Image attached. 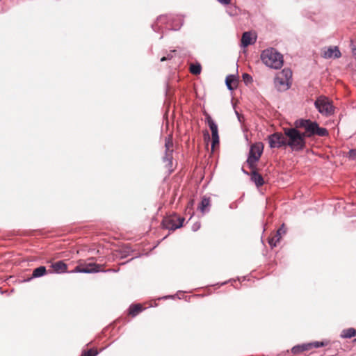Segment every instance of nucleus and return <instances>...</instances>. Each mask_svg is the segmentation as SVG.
Instances as JSON below:
<instances>
[{
  "label": "nucleus",
  "mask_w": 356,
  "mask_h": 356,
  "mask_svg": "<svg viewBox=\"0 0 356 356\" xmlns=\"http://www.w3.org/2000/svg\"><path fill=\"white\" fill-rule=\"evenodd\" d=\"M297 129L296 127H286L283 131L286 137V147H289L292 151L300 152L306 145L305 134L300 133Z\"/></svg>",
  "instance_id": "f257e3e1"
},
{
  "label": "nucleus",
  "mask_w": 356,
  "mask_h": 356,
  "mask_svg": "<svg viewBox=\"0 0 356 356\" xmlns=\"http://www.w3.org/2000/svg\"><path fill=\"white\" fill-rule=\"evenodd\" d=\"M182 25L183 19L180 17L170 15L159 16L152 27L154 31H163L164 29L177 31Z\"/></svg>",
  "instance_id": "f03ea898"
},
{
  "label": "nucleus",
  "mask_w": 356,
  "mask_h": 356,
  "mask_svg": "<svg viewBox=\"0 0 356 356\" xmlns=\"http://www.w3.org/2000/svg\"><path fill=\"white\" fill-rule=\"evenodd\" d=\"M296 128H303L305 129V137H311L314 135L318 136H327L328 131L323 127H320L316 122L310 120L298 119L294 122Z\"/></svg>",
  "instance_id": "7ed1b4c3"
},
{
  "label": "nucleus",
  "mask_w": 356,
  "mask_h": 356,
  "mask_svg": "<svg viewBox=\"0 0 356 356\" xmlns=\"http://www.w3.org/2000/svg\"><path fill=\"white\" fill-rule=\"evenodd\" d=\"M262 62L268 67L280 69L283 65V56L275 49L270 48L264 50L261 54Z\"/></svg>",
  "instance_id": "20e7f679"
},
{
  "label": "nucleus",
  "mask_w": 356,
  "mask_h": 356,
  "mask_svg": "<svg viewBox=\"0 0 356 356\" xmlns=\"http://www.w3.org/2000/svg\"><path fill=\"white\" fill-rule=\"evenodd\" d=\"M314 106L323 116H331L334 113V106L327 97L321 95L314 102Z\"/></svg>",
  "instance_id": "39448f33"
},
{
  "label": "nucleus",
  "mask_w": 356,
  "mask_h": 356,
  "mask_svg": "<svg viewBox=\"0 0 356 356\" xmlns=\"http://www.w3.org/2000/svg\"><path fill=\"white\" fill-rule=\"evenodd\" d=\"M264 150L261 143H256L250 146L246 163L251 170L256 168V163L259 161Z\"/></svg>",
  "instance_id": "423d86ee"
},
{
  "label": "nucleus",
  "mask_w": 356,
  "mask_h": 356,
  "mask_svg": "<svg viewBox=\"0 0 356 356\" xmlns=\"http://www.w3.org/2000/svg\"><path fill=\"white\" fill-rule=\"evenodd\" d=\"M284 133L275 132L268 136L269 147L271 149L286 147Z\"/></svg>",
  "instance_id": "0eeeda50"
},
{
  "label": "nucleus",
  "mask_w": 356,
  "mask_h": 356,
  "mask_svg": "<svg viewBox=\"0 0 356 356\" xmlns=\"http://www.w3.org/2000/svg\"><path fill=\"white\" fill-rule=\"evenodd\" d=\"M173 143L171 137L169 136L168 138H165V155L163 157V161L165 163V165L168 169H170L172 167V149L170 148L172 147Z\"/></svg>",
  "instance_id": "6e6552de"
},
{
  "label": "nucleus",
  "mask_w": 356,
  "mask_h": 356,
  "mask_svg": "<svg viewBox=\"0 0 356 356\" xmlns=\"http://www.w3.org/2000/svg\"><path fill=\"white\" fill-rule=\"evenodd\" d=\"M207 123L211 131V137H212V148L214 146L219 143V136H218V126L215 121L211 118V116L208 115L206 118Z\"/></svg>",
  "instance_id": "1a4fd4ad"
},
{
  "label": "nucleus",
  "mask_w": 356,
  "mask_h": 356,
  "mask_svg": "<svg viewBox=\"0 0 356 356\" xmlns=\"http://www.w3.org/2000/svg\"><path fill=\"white\" fill-rule=\"evenodd\" d=\"M290 84L291 83L287 81L284 77H281L278 74L274 79L275 87L280 92L288 90Z\"/></svg>",
  "instance_id": "9d476101"
},
{
  "label": "nucleus",
  "mask_w": 356,
  "mask_h": 356,
  "mask_svg": "<svg viewBox=\"0 0 356 356\" xmlns=\"http://www.w3.org/2000/svg\"><path fill=\"white\" fill-rule=\"evenodd\" d=\"M175 218H165L162 220V226L163 228L169 230H175L181 227V223H177Z\"/></svg>",
  "instance_id": "9b49d317"
},
{
  "label": "nucleus",
  "mask_w": 356,
  "mask_h": 356,
  "mask_svg": "<svg viewBox=\"0 0 356 356\" xmlns=\"http://www.w3.org/2000/svg\"><path fill=\"white\" fill-rule=\"evenodd\" d=\"M341 54L337 47H329L327 49H325L323 51V58H338L341 57Z\"/></svg>",
  "instance_id": "f8f14e48"
},
{
  "label": "nucleus",
  "mask_w": 356,
  "mask_h": 356,
  "mask_svg": "<svg viewBox=\"0 0 356 356\" xmlns=\"http://www.w3.org/2000/svg\"><path fill=\"white\" fill-rule=\"evenodd\" d=\"M255 42V39L253 40L250 32H244L241 38V46L243 47H247L250 44H253Z\"/></svg>",
  "instance_id": "ddd939ff"
},
{
  "label": "nucleus",
  "mask_w": 356,
  "mask_h": 356,
  "mask_svg": "<svg viewBox=\"0 0 356 356\" xmlns=\"http://www.w3.org/2000/svg\"><path fill=\"white\" fill-rule=\"evenodd\" d=\"M251 180L255 184L257 187L261 186L264 184L263 177L258 173L255 169L252 170L251 173Z\"/></svg>",
  "instance_id": "4468645a"
},
{
  "label": "nucleus",
  "mask_w": 356,
  "mask_h": 356,
  "mask_svg": "<svg viewBox=\"0 0 356 356\" xmlns=\"http://www.w3.org/2000/svg\"><path fill=\"white\" fill-rule=\"evenodd\" d=\"M211 206V200L210 197H207L206 196L203 197L202 201L198 207V209L202 213L208 212L209 211V207Z\"/></svg>",
  "instance_id": "2eb2a0df"
},
{
  "label": "nucleus",
  "mask_w": 356,
  "mask_h": 356,
  "mask_svg": "<svg viewBox=\"0 0 356 356\" xmlns=\"http://www.w3.org/2000/svg\"><path fill=\"white\" fill-rule=\"evenodd\" d=\"M51 268L56 273H61L65 272L67 268V266L63 261H58L51 264Z\"/></svg>",
  "instance_id": "dca6fc26"
},
{
  "label": "nucleus",
  "mask_w": 356,
  "mask_h": 356,
  "mask_svg": "<svg viewBox=\"0 0 356 356\" xmlns=\"http://www.w3.org/2000/svg\"><path fill=\"white\" fill-rule=\"evenodd\" d=\"M311 350V344L309 343H302L300 345L295 346L292 348L291 352L293 354H299L300 353H302L306 350Z\"/></svg>",
  "instance_id": "f3484780"
},
{
  "label": "nucleus",
  "mask_w": 356,
  "mask_h": 356,
  "mask_svg": "<svg viewBox=\"0 0 356 356\" xmlns=\"http://www.w3.org/2000/svg\"><path fill=\"white\" fill-rule=\"evenodd\" d=\"M47 273L46 268L43 266H39L33 270L31 277L28 280L33 278H38L44 275Z\"/></svg>",
  "instance_id": "a211bd4d"
},
{
  "label": "nucleus",
  "mask_w": 356,
  "mask_h": 356,
  "mask_svg": "<svg viewBox=\"0 0 356 356\" xmlns=\"http://www.w3.org/2000/svg\"><path fill=\"white\" fill-rule=\"evenodd\" d=\"M355 335L356 330L352 327L343 330L341 334V337L346 339H350Z\"/></svg>",
  "instance_id": "6ab92c4d"
},
{
  "label": "nucleus",
  "mask_w": 356,
  "mask_h": 356,
  "mask_svg": "<svg viewBox=\"0 0 356 356\" xmlns=\"http://www.w3.org/2000/svg\"><path fill=\"white\" fill-rule=\"evenodd\" d=\"M143 310V307L140 304L131 305L129 309V313L132 316H136Z\"/></svg>",
  "instance_id": "aec40b11"
},
{
  "label": "nucleus",
  "mask_w": 356,
  "mask_h": 356,
  "mask_svg": "<svg viewBox=\"0 0 356 356\" xmlns=\"http://www.w3.org/2000/svg\"><path fill=\"white\" fill-rule=\"evenodd\" d=\"M278 75L281 77H284L287 81L290 82V80L292 77V72L289 68H284L280 73L278 74Z\"/></svg>",
  "instance_id": "412c9836"
},
{
  "label": "nucleus",
  "mask_w": 356,
  "mask_h": 356,
  "mask_svg": "<svg viewBox=\"0 0 356 356\" xmlns=\"http://www.w3.org/2000/svg\"><path fill=\"white\" fill-rule=\"evenodd\" d=\"M201 65L199 63L191 64L190 66V72L193 74H199L201 72Z\"/></svg>",
  "instance_id": "4be33fe9"
},
{
  "label": "nucleus",
  "mask_w": 356,
  "mask_h": 356,
  "mask_svg": "<svg viewBox=\"0 0 356 356\" xmlns=\"http://www.w3.org/2000/svg\"><path fill=\"white\" fill-rule=\"evenodd\" d=\"M235 81V76L234 75H232V74H229L228 75L226 79H225V83H226V86H227V88L229 90H233V87L232 86V83Z\"/></svg>",
  "instance_id": "5701e85b"
},
{
  "label": "nucleus",
  "mask_w": 356,
  "mask_h": 356,
  "mask_svg": "<svg viewBox=\"0 0 356 356\" xmlns=\"http://www.w3.org/2000/svg\"><path fill=\"white\" fill-rule=\"evenodd\" d=\"M227 13L230 16H235L238 15V9L236 6L231 5L227 7Z\"/></svg>",
  "instance_id": "b1692460"
},
{
  "label": "nucleus",
  "mask_w": 356,
  "mask_h": 356,
  "mask_svg": "<svg viewBox=\"0 0 356 356\" xmlns=\"http://www.w3.org/2000/svg\"><path fill=\"white\" fill-rule=\"evenodd\" d=\"M286 229L284 227V224H282V226L277 229V233L275 234V237L277 238V241H280L282 235L285 234Z\"/></svg>",
  "instance_id": "393cba45"
},
{
  "label": "nucleus",
  "mask_w": 356,
  "mask_h": 356,
  "mask_svg": "<svg viewBox=\"0 0 356 356\" xmlns=\"http://www.w3.org/2000/svg\"><path fill=\"white\" fill-rule=\"evenodd\" d=\"M242 78L246 85L252 83L253 81L252 76L247 73H243L242 75Z\"/></svg>",
  "instance_id": "a878e982"
},
{
  "label": "nucleus",
  "mask_w": 356,
  "mask_h": 356,
  "mask_svg": "<svg viewBox=\"0 0 356 356\" xmlns=\"http://www.w3.org/2000/svg\"><path fill=\"white\" fill-rule=\"evenodd\" d=\"M80 273H97V270H95L94 268H88L86 266H85V267H81V268L80 270Z\"/></svg>",
  "instance_id": "bb28decb"
},
{
  "label": "nucleus",
  "mask_w": 356,
  "mask_h": 356,
  "mask_svg": "<svg viewBox=\"0 0 356 356\" xmlns=\"http://www.w3.org/2000/svg\"><path fill=\"white\" fill-rule=\"evenodd\" d=\"M98 354V352L93 349H90L87 351H85L82 356H96Z\"/></svg>",
  "instance_id": "cd10ccee"
},
{
  "label": "nucleus",
  "mask_w": 356,
  "mask_h": 356,
  "mask_svg": "<svg viewBox=\"0 0 356 356\" xmlns=\"http://www.w3.org/2000/svg\"><path fill=\"white\" fill-rule=\"evenodd\" d=\"M309 343L311 344V349L313 348H318L320 347L325 346L326 345V343H325L324 342H320V341H315V342Z\"/></svg>",
  "instance_id": "c85d7f7f"
},
{
  "label": "nucleus",
  "mask_w": 356,
  "mask_h": 356,
  "mask_svg": "<svg viewBox=\"0 0 356 356\" xmlns=\"http://www.w3.org/2000/svg\"><path fill=\"white\" fill-rule=\"evenodd\" d=\"M86 266L88 268H94L97 270V273L100 270L101 266L99 265H97L95 263H89L86 265Z\"/></svg>",
  "instance_id": "c756f323"
},
{
  "label": "nucleus",
  "mask_w": 356,
  "mask_h": 356,
  "mask_svg": "<svg viewBox=\"0 0 356 356\" xmlns=\"http://www.w3.org/2000/svg\"><path fill=\"white\" fill-rule=\"evenodd\" d=\"M277 242L275 236L268 239V243L271 248L275 247Z\"/></svg>",
  "instance_id": "7c9ffc66"
},
{
  "label": "nucleus",
  "mask_w": 356,
  "mask_h": 356,
  "mask_svg": "<svg viewBox=\"0 0 356 356\" xmlns=\"http://www.w3.org/2000/svg\"><path fill=\"white\" fill-rule=\"evenodd\" d=\"M200 227H201L200 222L197 221V222H195V223H193L191 229L193 232H197V230L200 229Z\"/></svg>",
  "instance_id": "2f4dec72"
},
{
  "label": "nucleus",
  "mask_w": 356,
  "mask_h": 356,
  "mask_svg": "<svg viewBox=\"0 0 356 356\" xmlns=\"http://www.w3.org/2000/svg\"><path fill=\"white\" fill-rule=\"evenodd\" d=\"M172 57H173L172 53H170L166 56L162 57L160 60L161 62H163V61H165V60H170V59L172 58Z\"/></svg>",
  "instance_id": "473e14b6"
},
{
  "label": "nucleus",
  "mask_w": 356,
  "mask_h": 356,
  "mask_svg": "<svg viewBox=\"0 0 356 356\" xmlns=\"http://www.w3.org/2000/svg\"><path fill=\"white\" fill-rule=\"evenodd\" d=\"M229 207L230 209H236L238 207V204L236 202H232L229 204Z\"/></svg>",
  "instance_id": "72a5a7b5"
},
{
  "label": "nucleus",
  "mask_w": 356,
  "mask_h": 356,
  "mask_svg": "<svg viewBox=\"0 0 356 356\" xmlns=\"http://www.w3.org/2000/svg\"><path fill=\"white\" fill-rule=\"evenodd\" d=\"M235 114L237 116V118H238V120L240 122H242V120L243 119V116L241 115L237 111L235 110Z\"/></svg>",
  "instance_id": "f704fd0d"
},
{
  "label": "nucleus",
  "mask_w": 356,
  "mask_h": 356,
  "mask_svg": "<svg viewBox=\"0 0 356 356\" xmlns=\"http://www.w3.org/2000/svg\"><path fill=\"white\" fill-rule=\"evenodd\" d=\"M222 5H229L231 0H217Z\"/></svg>",
  "instance_id": "c9c22d12"
},
{
  "label": "nucleus",
  "mask_w": 356,
  "mask_h": 356,
  "mask_svg": "<svg viewBox=\"0 0 356 356\" xmlns=\"http://www.w3.org/2000/svg\"><path fill=\"white\" fill-rule=\"evenodd\" d=\"M177 220H178V223H181V227H182L183 226V222L184 221V218L179 217Z\"/></svg>",
  "instance_id": "e433bc0d"
},
{
  "label": "nucleus",
  "mask_w": 356,
  "mask_h": 356,
  "mask_svg": "<svg viewBox=\"0 0 356 356\" xmlns=\"http://www.w3.org/2000/svg\"><path fill=\"white\" fill-rule=\"evenodd\" d=\"M81 267L78 266H76L74 270L72 271V272H75V273H80V270H81Z\"/></svg>",
  "instance_id": "4c0bfd02"
},
{
  "label": "nucleus",
  "mask_w": 356,
  "mask_h": 356,
  "mask_svg": "<svg viewBox=\"0 0 356 356\" xmlns=\"http://www.w3.org/2000/svg\"><path fill=\"white\" fill-rule=\"evenodd\" d=\"M174 298V296H165L163 298Z\"/></svg>",
  "instance_id": "58836bf2"
},
{
  "label": "nucleus",
  "mask_w": 356,
  "mask_h": 356,
  "mask_svg": "<svg viewBox=\"0 0 356 356\" xmlns=\"http://www.w3.org/2000/svg\"><path fill=\"white\" fill-rule=\"evenodd\" d=\"M353 52L356 53V48H353Z\"/></svg>",
  "instance_id": "ea45409f"
},
{
  "label": "nucleus",
  "mask_w": 356,
  "mask_h": 356,
  "mask_svg": "<svg viewBox=\"0 0 356 356\" xmlns=\"http://www.w3.org/2000/svg\"><path fill=\"white\" fill-rule=\"evenodd\" d=\"M242 170H243V172L245 174L248 175V172L245 171L243 169Z\"/></svg>",
  "instance_id": "a19ab883"
},
{
  "label": "nucleus",
  "mask_w": 356,
  "mask_h": 356,
  "mask_svg": "<svg viewBox=\"0 0 356 356\" xmlns=\"http://www.w3.org/2000/svg\"><path fill=\"white\" fill-rule=\"evenodd\" d=\"M355 341H356V339H355Z\"/></svg>",
  "instance_id": "79ce46f5"
}]
</instances>
